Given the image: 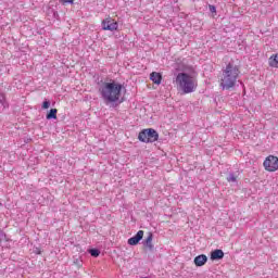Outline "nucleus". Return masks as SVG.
<instances>
[{
  "instance_id": "9d476101",
  "label": "nucleus",
  "mask_w": 278,
  "mask_h": 278,
  "mask_svg": "<svg viewBox=\"0 0 278 278\" xmlns=\"http://www.w3.org/2000/svg\"><path fill=\"white\" fill-rule=\"evenodd\" d=\"M144 247L146 249H149V251H153V233L149 232L144 240Z\"/></svg>"
},
{
  "instance_id": "f3484780",
  "label": "nucleus",
  "mask_w": 278,
  "mask_h": 278,
  "mask_svg": "<svg viewBox=\"0 0 278 278\" xmlns=\"http://www.w3.org/2000/svg\"><path fill=\"white\" fill-rule=\"evenodd\" d=\"M75 0H61V3L66 4V3H74Z\"/></svg>"
},
{
  "instance_id": "39448f33",
  "label": "nucleus",
  "mask_w": 278,
  "mask_h": 278,
  "mask_svg": "<svg viewBox=\"0 0 278 278\" xmlns=\"http://www.w3.org/2000/svg\"><path fill=\"white\" fill-rule=\"evenodd\" d=\"M264 169L267 173H277L278 170V157L270 154L263 162Z\"/></svg>"
},
{
  "instance_id": "f03ea898",
  "label": "nucleus",
  "mask_w": 278,
  "mask_h": 278,
  "mask_svg": "<svg viewBox=\"0 0 278 278\" xmlns=\"http://www.w3.org/2000/svg\"><path fill=\"white\" fill-rule=\"evenodd\" d=\"M99 92L104 103H118V101H121L123 86L121 83H116L115 80L102 83L99 88Z\"/></svg>"
},
{
  "instance_id": "20e7f679",
  "label": "nucleus",
  "mask_w": 278,
  "mask_h": 278,
  "mask_svg": "<svg viewBox=\"0 0 278 278\" xmlns=\"http://www.w3.org/2000/svg\"><path fill=\"white\" fill-rule=\"evenodd\" d=\"M157 138H160V135L157 131L153 128L143 129L139 132L138 140L140 142H157Z\"/></svg>"
},
{
  "instance_id": "9b49d317",
  "label": "nucleus",
  "mask_w": 278,
  "mask_h": 278,
  "mask_svg": "<svg viewBox=\"0 0 278 278\" xmlns=\"http://www.w3.org/2000/svg\"><path fill=\"white\" fill-rule=\"evenodd\" d=\"M223 257H225L223 250H214L211 252V260H223Z\"/></svg>"
},
{
  "instance_id": "f8f14e48",
  "label": "nucleus",
  "mask_w": 278,
  "mask_h": 278,
  "mask_svg": "<svg viewBox=\"0 0 278 278\" xmlns=\"http://www.w3.org/2000/svg\"><path fill=\"white\" fill-rule=\"evenodd\" d=\"M268 64L271 68H278V53L269 58Z\"/></svg>"
},
{
  "instance_id": "dca6fc26",
  "label": "nucleus",
  "mask_w": 278,
  "mask_h": 278,
  "mask_svg": "<svg viewBox=\"0 0 278 278\" xmlns=\"http://www.w3.org/2000/svg\"><path fill=\"white\" fill-rule=\"evenodd\" d=\"M51 106V102H49V101H43V103H42V109L43 110H49V108Z\"/></svg>"
},
{
  "instance_id": "4468645a",
  "label": "nucleus",
  "mask_w": 278,
  "mask_h": 278,
  "mask_svg": "<svg viewBox=\"0 0 278 278\" xmlns=\"http://www.w3.org/2000/svg\"><path fill=\"white\" fill-rule=\"evenodd\" d=\"M89 253H90V255H91L92 257H99V255H100V252H99V250H97V249H91V250L89 251Z\"/></svg>"
},
{
  "instance_id": "7ed1b4c3",
  "label": "nucleus",
  "mask_w": 278,
  "mask_h": 278,
  "mask_svg": "<svg viewBox=\"0 0 278 278\" xmlns=\"http://www.w3.org/2000/svg\"><path fill=\"white\" fill-rule=\"evenodd\" d=\"M240 77V67L235 64H227L223 70V74L219 78V86L224 90H231L238 84V78Z\"/></svg>"
},
{
  "instance_id": "423d86ee",
  "label": "nucleus",
  "mask_w": 278,
  "mask_h": 278,
  "mask_svg": "<svg viewBox=\"0 0 278 278\" xmlns=\"http://www.w3.org/2000/svg\"><path fill=\"white\" fill-rule=\"evenodd\" d=\"M102 29L104 31H116L118 30V22L111 16H108L102 21Z\"/></svg>"
},
{
  "instance_id": "ddd939ff",
  "label": "nucleus",
  "mask_w": 278,
  "mask_h": 278,
  "mask_svg": "<svg viewBox=\"0 0 278 278\" xmlns=\"http://www.w3.org/2000/svg\"><path fill=\"white\" fill-rule=\"evenodd\" d=\"M47 121L58 119V109H51L46 115Z\"/></svg>"
},
{
  "instance_id": "2eb2a0df",
  "label": "nucleus",
  "mask_w": 278,
  "mask_h": 278,
  "mask_svg": "<svg viewBox=\"0 0 278 278\" xmlns=\"http://www.w3.org/2000/svg\"><path fill=\"white\" fill-rule=\"evenodd\" d=\"M238 180V176L233 175V174H230L228 177H227V181H237Z\"/></svg>"
},
{
  "instance_id": "f257e3e1",
  "label": "nucleus",
  "mask_w": 278,
  "mask_h": 278,
  "mask_svg": "<svg viewBox=\"0 0 278 278\" xmlns=\"http://www.w3.org/2000/svg\"><path fill=\"white\" fill-rule=\"evenodd\" d=\"M175 85L177 90L182 94H190L191 92H194V90H197V86H199V81L197 80V71L191 68L189 73H178Z\"/></svg>"
},
{
  "instance_id": "1a4fd4ad",
  "label": "nucleus",
  "mask_w": 278,
  "mask_h": 278,
  "mask_svg": "<svg viewBox=\"0 0 278 278\" xmlns=\"http://www.w3.org/2000/svg\"><path fill=\"white\" fill-rule=\"evenodd\" d=\"M150 79L151 81H153L156 86H160V84H162V74L157 73V72H152L150 74Z\"/></svg>"
},
{
  "instance_id": "6e6552de",
  "label": "nucleus",
  "mask_w": 278,
  "mask_h": 278,
  "mask_svg": "<svg viewBox=\"0 0 278 278\" xmlns=\"http://www.w3.org/2000/svg\"><path fill=\"white\" fill-rule=\"evenodd\" d=\"M193 264H195V266L198 267L205 266V264H207V255L200 254L195 256L193 260Z\"/></svg>"
},
{
  "instance_id": "a211bd4d",
  "label": "nucleus",
  "mask_w": 278,
  "mask_h": 278,
  "mask_svg": "<svg viewBox=\"0 0 278 278\" xmlns=\"http://www.w3.org/2000/svg\"><path fill=\"white\" fill-rule=\"evenodd\" d=\"M208 9H210V12L216 13V7L211 4V5H208Z\"/></svg>"
},
{
  "instance_id": "0eeeda50",
  "label": "nucleus",
  "mask_w": 278,
  "mask_h": 278,
  "mask_svg": "<svg viewBox=\"0 0 278 278\" xmlns=\"http://www.w3.org/2000/svg\"><path fill=\"white\" fill-rule=\"evenodd\" d=\"M142 238H144V230H139L136 236L128 239V244H130V247H136Z\"/></svg>"
}]
</instances>
